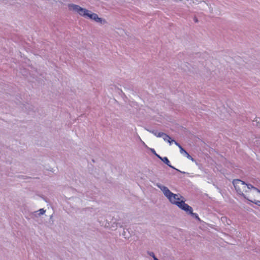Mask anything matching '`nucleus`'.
<instances>
[{"label": "nucleus", "instance_id": "22", "mask_svg": "<svg viewBox=\"0 0 260 260\" xmlns=\"http://www.w3.org/2000/svg\"><path fill=\"white\" fill-rule=\"evenodd\" d=\"M254 122H256L257 123H259V121H257V119H256V120L253 121V125H255Z\"/></svg>", "mask_w": 260, "mask_h": 260}, {"label": "nucleus", "instance_id": "15", "mask_svg": "<svg viewBox=\"0 0 260 260\" xmlns=\"http://www.w3.org/2000/svg\"><path fill=\"white\" fill-rule=\"evenodd\" d=\"M246 186L248 189H253L254 190V189H256L255 187L253 186L252 185L249 183H247V184H246Z\"/></svg>", "mask_w": 260, "mask_h": 260}, {"label": "nucleus", "instance_id": "3", "mask_svg": "<svg viewBox=\"0 0 260 260\" xmlns=\"http://www.w3.org/2000/svg\"><path fill=\"white\" fill-rule=\"evenodd\" d=\"M241 183L243 185L247 184L245 182L242 181L240 179H234L233 181V184L236 190V192L238 194L243 197L244 198L246 199L245 195L243 193L240 187L239 186V184Z\"/></svg>", "mask_w": 260, "mask_h": 260}, {"label": "nucleus", "instance_id": "11", "mask_svg": "<svg viewBox=\"0 0 260 260\" xmlns=\"http://www.w3.org/2000/svg\"><path fill=\"white\" fill-rule=\"evenodd\" d=\"M96 22L99 23L101 24H104L107 23L106 20L105 19H103L101 17H99L97 20L95 21Z\"/></svg>", "mask_w": 260, "mask_h": 260}, {"label": "nucleus", "instance_id": "23", "mask_svg": "<svg viewBox=\"0 0 260 260\" xmlns=\"http://www.w3.org/2000/svg\"><path fill=\"white\" fill-rule=\"evenodd\" d=\"M254 190L260 193V190L258 189V188H257L256 187V189H254Z\"/></svg>", "mask_w": 260, "mask_h": 260}, {"label": "nucleus", "instance_id": "13", "mask_svg": "<svg viewBox=\"0 0 260 260\" xmlns=\"http://www.w3.org/2000/svg\"><path fill=\"white\" fill-rule=\"evenodd\" d=\"M26 110H28V111H30L32 110V106L30 105L29 104H27L24 106Z\"/></svg>", "mask_w": 260, "mask_h": 260}, {"label": "nucleus", "instance_id": "1", "mask_svg": "<svg viewBox=\"0 0 260 260\" xmlns=\"http://www.w3.org/2000/svg\"><path fill=\"white\" fill-rule=\"evenodd\" d=\"M69 7L74 11L78 13L80 16L85 18H88L94 21H96L99 17L98 14L92 13L90 11L83 8L79 5L71 4L69 6Z\"/></svg>", "mask_w": 260, "mask_h": 260}, {"label": "nucleus", "instance_id": "21", "mask_svg": "<svg viewBox=\"0 0 260 260\" xmlns=\"http://www.w3.org/2000/svg\"><path fill=\"white\" fill-rule=\"evenodd\" d=\"M193 20H194L195 22H198V20L197 18L196 17H194Z\"/></svg>", "mask_w": 260, "mask_h": 260}, {"label": "nucleus", "instance_id": "4", "mask_svg": "<svg viewBox=\"0 0 260 260\" xmlns=\"http://www.w3.org/2000/svg\"><path fill=\"white\" fill-rule=\"evenodd\" d=\"M177 204L176 206L181 210L185 211L188 214L191 212L192 208L188 204H186L184 201L181 200L179 203H177Z\"/></svg>", "mask_w": 260, "mask_h": 260}, {"label": "nucleus", "instance_id": "7", "mask_svg": "<svg viewBox=\"0 0 260 260\" xmlns=\"http://www.w3.org/2000/svg\"><path fill=\"white\" fill-rule=\"evenodd\" d=\"M160 159L161 161H162L165 164H166L168 166L170 167L171 168L175 169V167H174L173 166H172L171 165L169 160L168 159V158L167 157H161V159Z\"/></svg>", "mask_w": 260, "mask_h": 260}, {"label": "nucleus", "instance_id": "17", "mask_svg": "<svg viewBox=\"0 0 260 260\" xmlns=\"http://www.w3.org/2000/svg\"><path fill=\"white\" fill-rule=\"evenodd\" d=\"M174 143L175 145H176L180 149V151L181 150V148H183L179 143H178L177 142H176L175 140L174 141H173V143Z\"/></svg>", "mask_w": 260, "mask_h": 260}, {"label": "nucleus", "instance_id": "18", "mask_svg": "<svg viewBox=\"0 0 260 260\" xmlns=\"http://www.w3.org/2000/svg\"><path fill=\"white\" fill-rule=\"evenodd\" d=\"M251 202V201H250ZM252 203H254L256 205L260 206V201H255L254 202L252 201Z\"/></svg>", "mask_w": 260, "mask_h": 260}, {"label": "nucleus", "instance_id": "25", "mask_svg": "<svg viewBox=\"0 0 260 260\" xmlns=\"http://www.w3.org/2000/svg\"><path fill=\"white\" fill-rule=\"evenodd\" d=\"M154 260H159L157 258H154Z\"/></svg>", "mask_w": 260, "mask_h": 260}, {"label": "nucleus", "instance_id": "16", "mask_svg": "<svg viewBox=\"0 0 260 260\" xmlns=\"http://www.w3.org/2000/svg\"><path fill=\"white\" fill-rule=\"evenodd\" d=\"M148 254L150 256H152L154 260V258H157L154 253L153 252H148Z\"/></svg>", "mask_w": 260, "mask_h": 260}, {"label": "nucleus", "instance_id": "9", "mask_svg": "<svg viewBox=\"0 0 260 260\" xmlns=\"http://www.w3.org/2000/svg\"><path fill=\"white\" fill-rule=\"evenodd\" d=\"M148 131H149L150 133L153 134L154 136H156L157 137H158V134L161 133V132H158L156 129H147Z\"/></svg>", "mask_w": 260, "mask_h": 260}, {"label": "nucleus", "instance_id": "6", "mask_svg": "<svg viewBox=\"0 0 260 260\" xmlns=\"http://www.w3.org/2000/svg\"><path fill=\"white\" fill-rule=\"evenodd\" d=\"M180 152L188 159L191 160L193 162H196V160L190 155H189V154L184 148H181V150H180Z\"/></svg>", "mask_w": 260, "mask_h": 260}, {"label": "nucleus", "instance_id": "5", "mask_svg": "<svg viewBox=\"0 0 260 260\" xmlns=\"http://www.w3.org/2000/svg\"><path fill=\"white\" fill-rule=\"evenodd\" d=\"M158 137H162L165 141L168 142L170 145L173 143V141H174V140L171 139V137L167 134L164 133H161L158 134Z\"/></svg>", "mask_w": 260, "mask_h": 260}, {"label": "nucleus", "instance_id": "8", "mask_svg": "<svg viewBox=\"0 0 260 260\" xmlns=\"http://www.w3.org/2000/svg\"><path fill=\"white\" fill-rule=\"evenodd\" d=\"M46 212V210H44V209H39L38 211H35L33 213V215L35 216H39L41 215H43Z\"/></svg>", "mask_w": 260, "mask_h": 260}, {"label": "nucleus", "instance_id": "10", "mask_svg": "<svg viewBox=\"0 0 260 260\" xmlns=\"http://www.w3.org/2000/svg\"><path fill=\"white\" fill-rule=\"evenodd\" d=\"M96 22L99 23L101 24H104L107 23L106 20L105 19H103L101 17H99L97 20L95 21Z\"/></svg>", "mask_w": 260, "mask_h": 260}, {"label": "nucleus", "instance_id": "19", "mask_svg": "<svg viewBox=\"0 0 260 260\" xmlns=\"http://www.w3.org/2000/svg\"><path fill=\"white\" fill-rule=\"evenodd\" d=\"M174 169L176 171L179 172H180L181 173H182V174H185L186 173V172L181 171H180V170H178V169H176L175 168Z\"/></svg>", "mask_w": 260, "mask_h": 260}, {"label": "nucleus", "instance_id": "14", "mask_svg": "<svg viewBox=\"0 0 260 260\" xmlns=\"http://www.w3.org/2000/svg\"><path fill=\"white\" fill-rule=\"evenodd\" d=\"M150 150L156 157H157L159 159H161V157L156 153L154 149L151 148Z\"/></svg>", "mask_w": 260, "mask_h": 260}, {"label": "nucleus", "instance_id": "12", "mask_svg": "<svg viewBox=\"0 0 260 260\" xmlns=\"http://www.w3.org/2000/svg\"><path fill=\"white\" fill-rule=\"evenodd\" d=\"M189 214H190L192 217H194L196 219L200 220V218L198 215L197 213H193V210L192 209L191 212L189 213Z\"/></svg>", "mask_w": 260, "mask_h": 260}, {"label": "nucleus", "instance_id": "20", "mask_svg": "<svg viewBox=\"0 0 260 260\" xmlns=\"http://www.w3.org/2000/svg\"><path fill=\"white\" fill-rule=\"evenodd\" d=\"M193 3H196L199 2H201L202 0H192Z\"/></svg>", "mask_w": 260, "mask_h": 260}, {"label": "nucleus", "instance_id": "24", "mask_svg": "<svg viewBox=\"0 0 260 260\" xmlns=\"http://www.w3.org/2000/svg\"><path fill=\"white\" fill-rule=\"evenodd\" d=\"M203 4L206 5L207 6H208V4L207 3H205V2H204Z\"/></svg>", "mask_w": 260, "mask_h": 260}, {"label": "nucleus", "instance_id": "2", "mask_svg": "<svg viewBox=\"0 0 260 260\" xmlns=\"http://www.w3.org/2000/svg\"><path fill=\"white\" fill-rule=\"evenodd\" d=\"M156 186L161 190L164 196L172 204L177 205V203H179L180 202V198H179V196H180L181 198H183V197L179 194L173 193L167 187L164 186L160 183L156 184Z\"/></svg>", "mask_w": 260, "mask_h": 260}]
</instances>
